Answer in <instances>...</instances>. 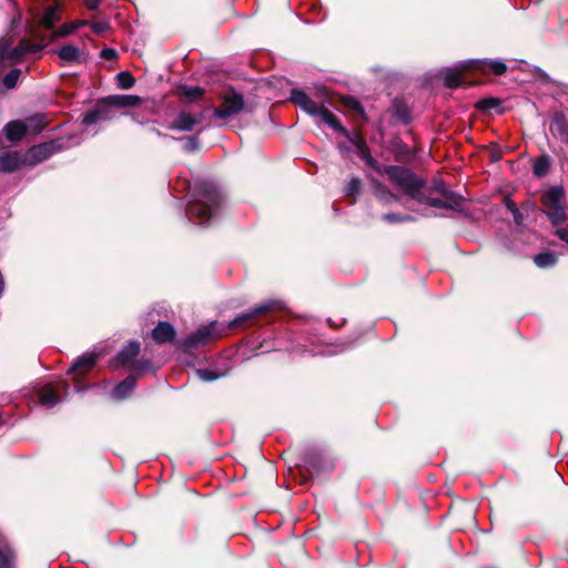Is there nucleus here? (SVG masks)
Masks as SVG:
<instances>
[{
	"instance_id": "obj_1",
	"label": "nucleus",
	"mask_w": 568,
	"mask_h": 568,
	"mask_svg": "<svg viewBox=\"0 0 568 568\" xmlns=\"http://www.w3.org/2000/svg\"><path fill=\"white\" fill-rule=\"evenodd\" d=\"M222 203V194L210 181H199L194 185L193 200L186 207V216L193 223L203 225L210 221Z\"/></svg>"
},
{
	"instance_id": "obj_2",
	"label": "nucleus",
	"mask_w": 568,
	"mask_h": 568,
	"mask_svg": "<svg viewBox=\"0 0 568 568\" xmlns=\"http://www.w3.org/2000/svg\"><path fill=\"white\" fill-rule=\"evenodd\" d=\"M381 174H385L389 182L413 200H423L425 181L413 171L399 165L383 166Z\"/></svg>"
},
{
	"instance_id": "obj_3",
	"label": "nucleus",
	"mask_w": 568,
	"mask_h": 568,
	"mask_svg": "<svg viewBox=\"0 0 568 568\" xmlns=\"http://www.w3.org/2000/svg\"><path fill=\"white\" fill-rule=\"evenodd\" d=\"M109 101L113 104L114 109L134 108L130 112L133 121L144 123L149 121L150 116L154 113L153 103L149 100H143L134 94H114L109 95Z\"/></svg>"
},
{
	"instance_id": "obj_4",
	"label": "nucleus",
	"mask_w": 568,
	"mask_h": 568,
	"mask_svg": "<svg viewBox=\"0 0 568 568\" xmlns=\"http://www.w3.org/2000/svg\"><path fill=\"white\" fill-rule=\"evenodd\" d=\"M12 39L0 40V73L14 63H18L26 54L37 53L42 49L41 44L22 39L18 47L12 48Z\"/></svg>"
},
{
	"instance_id": "obj_5",
	"label": "nucleus",
	"mask_w": 568,
	"mask_h": 568,
	"mask_svg": "<svg viewBox=\"0 0 568 568\" xmlns=\"http://www.w3.org/2000/svg\"><path fill=\"white\" fill-rule=\"evenodd\" d=\"M564 190L561 187H551L542 194V204L546 207V214L551 223L558 225L566 221V212L562 205Z\"/></svg>"
},
{
	"instance_id": "obj_6",
	"label": "nucleus",
	"mask_w": 568,
	"mask_h": 568,
	"mask_svg": "<svg viewBox=\"0 0 568 568\" xmlns=\"http://www.w3.org/2000/svg\"><path fill=\"white\" fill-rule=\"evenodd\" d=\"M437 191L440 193V197L426 196L423 193V200H416L418 203H424L432 207L448 209L452 211L459 212L464 206V197L448 191L443 183L437 186Z\"/></svg>"
},
{
	"instance_id": "obj_7",
	"label": "nucleus",
	"mask_w": 568,
	"mask_h": 568,
	"mask_svg": "<svg viewBox=\"0 0 568 568\" xmlns=\"http://www.w3.org/2000/svg\"><path fill=\"white\" fill-rule=\"evenodd\" d=\"M244 108V99L235 92L225 93L221 104L214 109V116L227 120L236 116Z\"/></svg>"
},
{
	"instance_id": "obj_8",
	"label": "nucleus",
	"mask_w": 568,
	"mask_h": 568,
	"mask_svg": "<svg viewBox=\"0 0 568 568\" xmlns=\"http://www.w3.org/2000/svg\"><path fill=\"white\" fill-rule=\"evenodd\" d=\"M116 111L113 104L109 101V97L100 100L92 109L85 112L83 123L92 125L100 122H105L114 119Z\"/></svg>"
},
{
	"instance_id": "obj_9",
	"label": "nucleus",
	"mask_w": 568,
	"mask_h": 568,
	"mask_svg": "<svg viewBox=\"0 0 568 568\" xmlns=\"http://www.w3.org/2000/svg\"><path fill=\"white\" fill-rule=\"evenodd\" d=\"M68 388L69 385L63 379L45 384L39 389V402L51 408L60 402L62 393H67Z\"/></svg>"
},
{
	"instance_id": "obj_10",
	"label": "nucleus",
	"mask_w": 568,
	"mask_h": 568,
	"mask_svg": "<svg viewBox=\"0 0 568 568\" xmlns=\"http://www.w3.org/2000/svg\"><path fill=\"white\" fill-rule=\"evenodd\" d=\"M140 352V343L139 342H130L116 356L114 359V365H129L131 364V369L133 371H142L149 366V363L134 362V358Z\"/></svg>"
},
{
	"instance_id": "obj_11",
	"label": "nucleus",
	"mask_w": 568,
	"mask_h": 568,
	"mask_svg": "<svg viewBox=\"0 0 568 568\" xmlns=\"http://www.w3.org/2000/svg\"><path fill=\"white\" fill-rule=\"evenodd\" d=\"M57 151V145L54 142L42 143L39 145H34L30 148L27 152H24V163L27 166H33L38 163L47 160L51 154Z\"/></svg>"
},
{
	"instance_id": "obj_12",
	"label": "nucleus",
	"mask_w": 568,
	"mask_h": 568,
	"mask_svg": "<svg viewBox=\"0 0 568 568\" xmlns=\"http://www.w3.org/2000/svg\"><path fill=\"white\" fill-rule=\"evenodd\" d=\"M213 323L206 326L197 328L193 334L189 335L182 343L181 346L184 349L196 348L205 345L214 337Z\"/></svg>"
},
{
	"instance_id": "obj_13",
	"label": "nucleus",
	"mask_w": 568,
	"mask_h": 568,
	"mask_svg": "<svg viewBox=\"0 0 568 568\" xmlns=\"http://www.w3.org/2000/svg\"><path fill=\"white\" fill-rule=\"evenodd\" d=\"M203 120L202 113L193 114L189 112H180L176 119L170 124L171 130L190 132L195 125Z\"/></svg>"
},
{
	"instance_id": "obj_14",
	"label": "nucleus",
	"mask_w": 568,
	"mask_h": 568,
	"mask_svg": "<svg viewBox=\"0 0 568 568\" xmlns=\"http://www.w3.org/2000/svg\"><path fill=\"white\" fill-rule=\"evenodd\" d=\"M274 306H275L274 302H267V303L261 304V305L254 307L253 310L242 313L239 316H236L232 322H230L229 327L230 328L240 327V326L244 325L245 323L250 322L251 320H253L254 317L266 314L267 312L273 310Z\"/></svg>"
},
{
	"instance_id": "obj_15",
	"label": "nucleus",
	"mask_w": 568,
	"mask_h": 568,
	"mask_svg": "<svg viewBox=\"0 0 568 568\" xmlns=\"http://www.w3.org/2000/svg\"><path fill=\"white\" fill-rule=\"evenodd\" d=\"M22 166H27L24 163V154L18 151L7 152L0 156V171L4 173L14 172Z\"/></svg>"
},
{
	"instance_id": "obj_16",
	"label": "nucleus",
	"mask_w": 568,
	"mask_h": 568,
	"mask_svg": "<svg viewBox=\"0 0 568 568\" xmlns=\"http://www.w3.org/2000/svg\"><path fill=\"white\" fill-rule=\"evenodd\" d=\"M98 358L99 355L95 353H89L78 357L68 369V374H85L97 364Z\"/></svg>"
},
{
	"instance_id": "obj_17",
	"label": "nucleus",
	"mask_w": 568,
	"mask_h": 568,
	"mask_svg": "<svg viewBox=\"0 0 568 568\" xmlns=\"http://www.w3.org/2000/svg\"><path fill=\"white\" fill-rule=\"evenodd\" d=\"M175 329L168 322H160L152 331V337L158 344H164L174 339Z\"/></svg>"
},
{
	"instance_id": "obj_18",
	"label": "nucleus",
	"mask_w": 568,
	"mask_h": 568,
	"mask_svg": "<svg viewBox=\"0 0 568 568\" xmlns=\"http://www.w3.org/2000/svg\"><path fill=\"white\" fill-rule=\"evenodd\" d=\"M549 129L552 135L568 144V121L562 114H556L552 118Z\"/></svg>"
},
{
	"instance_id": "obj_19",
	"label": "nucleus",
	"mask_w": 568,
	"mask_h": 568,
	"mask_svg": "<svg viewBox=\"0 0 568 568\" xmlns=\"http://www.w3.org/2000/svg\"><path fill=\"white\" fill-rule=\"evenodd\" d=\"M322 122L327 124L333 130L342 133L345 138H349V131H347L339 122L337 116L326 108L322 106L320 113L316 115Z\"/></svg>"
},
{
	"instance_id": "obj_20",
	"label": "nucleus",
	"mask_w": 568,
	"mask_h": 568,
	"mask_svg": "<svg viewBox=\"0 0 568 568\" xmlns=\"http://www.w3.org/2000/svg\"><path fill=\"white\" fill-rule=\"evenodd\" d=\"M322 122L327 124L333 130L342 133L345 138H349V131H347L339 122L337 116L326 108L322 106L320 113L316 115Z\"/></svg>"
},
{
	"instance_id": "obj_21",
	"label": "nucleus",
	"mask_w": 568,
	"mask_h": 568,
	"mask_svg": "<svg viewBox=\"0 0 568 568\" xmlns=\"http://www.w3.org/2000/svg\"><path fill=\"white\" fill-rule=\"evenodd\" d=\"M136 386V379L134 376H129L120 382L112 390V397L116 400L125 399L131 395Z\"/></svg>"
},
{
	"instance_id": "obj_22",
	"label": "nucleus",
	"mask_w": 568,
	"mask_h": 568,
	"mask_svg": "<svg viewBox=\"0 0 568 568\" xmlns=\"http://www.w3.org/2000/svg\"><path fill=\"white\" fill-rule=\"evenodd\" d=\"M6 138L11 142L20 141L27 133V125L19 121H10L3 128Z\"/></svg>"
},
{
	"instance_id": "obj_23",
	"label": "nucleus",
	"mask_w": 568,
	"mask_h": 568,
	"mask_svg": "<svg viewBox=\"0 0 568 568\" xmlns=\"http://www.w3.org/2000/svg\"><path fill=\"white\" fill-rule=\"evenodd\" d=\"M61 16L59 13V7L58 6H51L47 8L44 13L42 14L40 19V23L43 28L51 30L55 26L58 21H60Z\"/></svg>"
},
{
	"instance_id": "obj_24",
	"label": "nucleus",
	"mask_w": 568,
	"mask_h": 568,
	"mask_svg": "<svg viewBox=\"0 0 568 568\" xmlns=\"http://www.w3.org/2000/svg\"><path fill=\"white\" fill-rule=\"evenodd\" d=\"M374 193L378 200L385 203L398 201V196L394 194L387 186L377 181H373Z\"/></svg>"
},
{
	"instance_id": "obj_25",
	"label": "nucleus",
	"mask_w": 568,
	"mask_h": 568,
	"mask_svg": "<svg viewBox=\"0 0 568 568\" xmlns=\"http://www.w3.org/2000/svg\"><path fill=\"white\" fill-rule=\"evenodd\" d=\"M59 58L67 62H77L80 60V50L75 45H64L58 50Z\"/></svg>"
},
{
	"instance_id": "obj_26",
	"label": "nucleus",
	"mask_w": 568,
	"mask_h": 568,
	"mask_svg": "<svg viewBox=\"0 0 568 568\" xmlns=\"http://www.w3.org/2000/svg\"><path fill=\"white\" fill-rule=\"evenodd\" d=\"M357 143H358V148H357V151H358V154L359 156L365 160L366 164L371 168H373L374 170H376L378 173L382 172V169L383 166H379L376 162V160H374L371 155H369V151H368V148L365 143V141L363 139H357Z\"/></svg>"
},
{
	"instance_id": "obj_27",
	"label": "nucleus",
	"mask_w": 568,
	"mask_h": 568,
	"mask_svg": "<svg viewBox=\"0 0 568 568\" xmlns=\"http://www.w3.org/2000/svg\"><path fill=\"white\" fill-rule=\"evenodd\" d=\"M24 124L27 125V132L39 133L47 126L48 121L43 114H36L28 118Z\"/></svg>"
},
{
	"instance_id": "obj_28",
	"label": "nucleus",
	"mask_w": 568,
	"mask_h": 568,
	"mask_svg": "<svg viewBox=\"0 0 568 568\" xmlns=\"http://www.w3.org/2000/svg\"><path fill=\"white\" fill-rule=\"evenodd\" d=\"M462 72L458 69H448L444 74V83L448 88H458L463 85Z\"/></svg>"
},
{
	"instance_id": "obj_29",
	"label": "nucleus",
	"mask_w": 568,
	"mask_h": 568,
	"mask_svg": "<svg viewBox=\"0 0 568 568\" xmlns=\"http://www.w3.org/2000/svg\"><path fill=\"white\" fill-rule=\"evenodd\" d=\"M557 256L552 252H544L535 255L534 262L540 268L551 267L557 263Z\"/></svg>"
},
{
	"instance_id": "obj_30",
	"label": "nucleus",
	"mask_w": 568,
	"mask_h": 568,
	"mask_svg": "<svg viewBox=\"0 0 568 568\" xmlns=\"http://www.w3.org/2000/svg\"><path fill=\"white\" fill-rule=\"evenodd\" d=\"M204 90L200 87L182 85L179 88V94L186 98L189 101H195L202 97Z\"/></svg>"
},
{
	"instance_id": "obj_31",
	"label": "nucleus",
	"mask_w": 568,
	"mask_h": 568,
	"mask_svg": "<svg viewBox=\"0 0 568 568\" xmlns=\"http://www.w3.org/2000/svg\"><path fill=\"white\" fill-rule=\"evenodd\" d=\"M549 165L550 163L548 156L541 155L535 161L532 172L536 176L541 178L547 174Z\"/></svg>"
},
{
	"instance_id": "obj_32",
	"label": "nucleus",
	"mask_w": 568,
	"mask_h": 568,
	"mask_svg": "<svg viewBox=\"0 0 568 568\" xmlns=\"http://www.w3.org/2000/svg\"><path fill=\"white\" fill-rule=\"evenodd\" d=\"M135 83L134 77L129 71H122L116 74V84L122 90L131 89Z\"/></svg>"
},
{
	"instance_id": "obj_33",
	"label": "nucleus",
	"mask_w": 568,
	"mask_h": 568,
	"mask_svg": "<svg viewBox=\"0 0 568 568\" xmlns=\"http://www.w3.org/2000/svg\"><path fill=\"white\" fill-rule=\"evenodd\" d=\"M308 100H310V97L303 90H300V89L292 90L291 101L295 105L302 108V105H304Z\"/></svg>"
},
{
	"instance_id": "obj_34",
	"label": "nucleus",
	"mask_w": 568,
	"mask_h": 568,
	"mask_svg": "<svg viewBox=\"0 0 568 568\" xmlns=\"http://www.w3.org/2000/svg\"><path fill=\"white\" fill-rule=\"evenodd\" d=\"M19 78H20V70L13 69L3 78V85L7 89H13V88H16Z\"/></svg>"
},
{
	"instance_id": "obj_35",
	"label": "nucleus",
	"mask_w": 568,
	"mask_h": 568,
	"mask_svg": "<svg viewBox=\"0 0 568 568\" xmlns=\"http://www.w3.org/2000/svg\"><path fill=\"white\" fill-rule=\"evenodd\" d=\"M14 556L8 549H0V568H13Z\"/></svg>"
},
{
	"instance_id": "obj_36",
	"label": "nucleus",
	"mask_w": 568,
	"mask_h": 568,
	"mask_svg": "<svg viewBox=\"0 0 568 568\" xmlns=\"http://www.w3.org/2000/svg\"><path fill=\"white\" fill-rule=\"evenodd\" d=\"M322 106V104L316 103L310 98V100L304 105H302L301 109L306 113L316 116L320 113Z\"/></svg>"
},
{
	"instance_id": "obj_37",
	"label": "nucleus",
	"mask_w": 568,
	"mask_h": 568,
	"mask_svg": "<svg viewBox=\"0 0 568 568\" xmlns=\"http://www.w3.org/2000/svg\"><path fill=\"white\" fill-rule=\"evenodd\" d=\"M383 220L388 223H399V222H407L413 221L414 219L410 215H398L394 213H388L383 215Z\"/></svg>"
},
{
	"instance_id": "obj_38",
	"label": "nucleus",
	"mask_w": 568,
	"mask_h": 568,
	"mask_svg": "<svg viewBox=\"0 0 568 568\" xmlns=\"http://www.w3.org/2000/svg\"><path fill=\"white\" fill-rule=\"evenodd\" d=\"M361 189V180L358 178H352L345 187L346 195H354Z\"/></svg>"
},
{
	"instance_id": "obj_39",
	"label": "nucleus",
	"mask_w": 568,
	"mask_h": 568,
	"mask_svg": "<svg viewBox=\"0 0 568 568\" xmlns=\"http://www.w3.org/2000/svg\"><path fill=\"white\" fill-rule=\"evenodd\" d=\"M196 375L203 382H212L215 381L220 375L211 369H197Z\"/></svg>"
},
{
	"instance_id": "obj_40",
	"label": "nucleus",
	"mask_w": 568,
	"mask_h": 568,
	"mask_svg": "<svg viewBox=\"0 0 568 568\" xmlns=\"http://www.w3.org/2000/svg\"><path fill=\"white\" fill-rule=\"evenodd\" d=\"M74 27L75 26H73L72 22L64 23L57 31L53 32V38L65 37L73 33Z\"/></svg>"
},
{
	"instance_id": "obj_41",
	"label": "nucleus",
	"mask_w": 568,
	"mask_h": 568,
	"mask_svg": "<svg viewBox=\"0 0 568 568\" xmlns=\"http://www.w3.org/2000/svg\"><path fill=\"white\" fill-rule=\"evenodd\" d=\"M184 141L183 149L186 152H193L199 149V140L196 136L182 139Z\"/></svg>"
},
{
	"instance_id": "obj_42",
	"label": "nucleus",
	"mask_w": 568,
	"mask_h": 568,
	"mask_svg": "<svg viewBox=\"0 0 568 568\" xmlns=\"http://www.w3.org/2000/svg\"><path fill=\"white\" fill-rule=\"evenodd\" d=\"M89 26L91 27L93 32H95L98 34H101V33L105 32L109 29V27H110L109 22H106L104 20L90 22Z\"/></svg>"
},
{
	"instance_id": "obj_43",
	"label": "nucleus",
	"mask_w": 568,
	"mask_h": 568,
	"mask_svg": "<svg viewBox=\"0 0 568 568\" xmlns=\"http://www.w3.org/2000/svg\"><path fill=\"white\" fill-rule=\"evenodd\" d=\"M489 68L497 75L504 74L507 70L506 64L501 61L489 62Z\"/></svg>"
},
{
	"instance_id": "obj_44",
	"label": "nucleus",
	"mask_w": 568,
	"mask_h": 568,
	"mask_svg": "<svg viewBox=\"0 0 568 568\" xmlns=\"http://www.w3.org/2000/svg\"><path fill=\"white\" fill-rule=\"evenodd\" d=\"M101 57L103 59H106V60H113V59L116 58V51L114 49H111V48H104L101 51Z\"/></svg>"
},
{
	"instance_id": "obj_45",
	"label": "nucleus",
	"mask_w": 568,
	"mask_h": 568,
	"mask_svg": "<svg viewBox=\"0 0 568 568\" xmlns=\"http://www.w3.org/2000/svg\"><path fill=\"white\" fill-rule=\"evenodd\" d=\"M555 234L565 243L568 244V229L559 227L556 230Z\"/></svg>"
},
{
	"instance_id": "obj_46",
	"label": "nucleus",
	"mask_w": 568,
	"mask_h": 568,
	"mask_svg": "<svg viewBox=\"0 0 568 568\" xmlns=\"http://www.w3.org/2000/svg\"><path fill=\"white\" fill-rule=\"evenodd\" d=\"M102 0H84V4L89 10H97Z\"/></svg>"
},
{
	"instance_id": "obj_47",
	"label": "nucleus",
	"mask_w": 568,
	"mask_h": 568,
	"mask_svg": "<svg viewBox=\"0 0 568 568\" xmlns=\"http://www.w3.org/2000/svg\"><path fill=\"white\" fill-rule=\"evenodd\" d=\"M356 149L358 148L357 139H363L357 132H349V138H346Z\"/></svg>"
},
{
	"instance_id": "obj_48",
	"label": "nucleus",
	"mask_w": 568,
	"mask_h": 568,
	"mask_svg": "<svg viewBox=\"0 0 568 568\" xmlns=\"http://www.w3.org/2000/svg\"><path fill=\"white\" fill-rule=\"evenodd\" d=\"M505 204H506V207H507L511 213H517L518 207L516 206L515 202H513L509 197H507V199L505 200Z\"/></svg>"
},
{
	"instance_id": "obj_49",
	"label": "nucleus",
	"mask_w": 568,
	"mask_h": 568,
	"mask_svg": "<svg viewBox=\"0 0 568 568\" xmlns=\"http://www.w3.org/2000/svg\"><path fill=\"white\" fill-rule=\"evenodd\" d=\"M72 24L75 26L74 27V31H75V30H78L79 28H81L83 26L90 24V22L87 21V20H78V21L72 22Z\"/></svg>"
},
{
	"instance_id": "obj_50",
	"label": "nucleus",
	"mask_w": 568,
	"mask_h": 568,
	"mask_svg": "<svg viewBox=\"0 0 568 568\" xmlns=\"http://www.w3.org/2000/svg\"><path fill=\"white\" fill-rule=\"evenodd\" d=\"M513 216H514L516 224H518V225L521 224L523 214L519 212V210H517V213H513Z\"/></svg>"
},
{
	"instance_id": "obj_51",
	"label": "nucleus",
	"mask_w": 568,
	"mask_h": 568,
	"mask_svg": "<svg viewBox=\"0 0 568 568\" xmlns=\"http://www.w3.org/2000/svg\"><path fill=\"white\" fill-rule=\"evenodd\" d=\"M469 63L479 69H483V65L486 64L485 62L481 61H470Z\"/></svg>"
},
{
	"instance_id": "obj_52",
	"label": "nucleus",
	"mask_w": 568,
	"mask_h": 568,
	"mask_svg": "<svg viewBox=\"0 0 568 568\" xmlns=\"http://www.w3.org/2000/svg\"><path fill=\"white\" fill-rule=\"evenodd\" d=\"M484 103H487V106L496 105V101L495 100H488V101H485Z\"/></svg>"
},
{
	"instance_id": "obj_53",
	"label": "nucleus",
	"mask_w": 568,
	"mask_h": 568,
	"mask_svg": "<svg viewBox=\"0 0 568 568\" xmlns=\"http://www.w3.org/2000/svg\"><path fill=\"white\" fill-rule=\"evenodd\" d=\"M4 425L3 415L0 413V428Z\"/></svg>"
},
{
	"instance_id": "obj_54",
	"label": "nucleus",
	"mask_w": 568,
	"mask_h": 568,
	"mask_svg": "<svg viewBox=\"0 0 568 568\" xmlns=\"http://www.w3.org/2000/svg\"><path fill=\"white\" fill-rule=\"evenodd\" d=\"M156 134H158L159 136L168 138V135H166V134H163V133H161V132H160V131H158V130H156Z\"/></svg>"
}]
</instances>
